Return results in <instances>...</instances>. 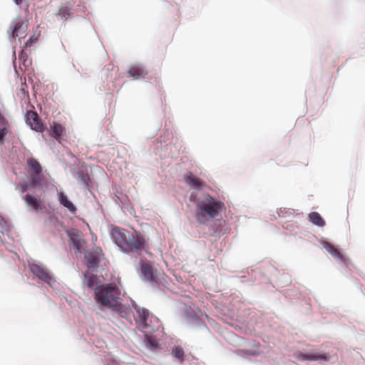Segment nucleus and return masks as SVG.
<instances>
[{
	"label": "nucleus",
	"mask_w": 365,
	"mask_h": 365,
	"mask_svg": "<svg viewBox=\"0 0 365 365\" xmlns=\"http://www.w3.org/2000/svg\"><path fill=\"white\" fill-rule=\"evenodd\" d=\"M37 40L38 37H36L35 36H31L25 43V47H31L34 43L37 41Z\"/></svg>",
	"instance_id": "obj_27"
},
{
	"label": "nucleus",
	"mask_w": 365,
	"mask_h": 365,
	"mask_svg": "<svg viewBox=\"0 0 365 365\" xmlns=\"http://www.w3.org/2000/svg\"><path fill=\"white\" fill-rule=\"evenodd\" d=\"M14 1L17 5H20L23 2L24 0H14Z\"/></svg>",
	"instance_id": "obj_29"
},
{
	"label": "nucleus",
	"mask_w": 365,
	"mask_h": 365,
	"mask_svg": "<svg viewBox=\"0 0 365 365\" xmlns=\"http://www.w3.org/2000/svg\"><path fill=\"white\" fill-rule=\"evenodd\" d=\"M112 237L117 245L124 251L128 239L126 231L118 227L114 228L112 232Z\"/></svg>",
	"instance_id": "obj_10"
},
{
	"label": "nucleus",
	"mask_w": 365,
	"mask_h": 365,
	"mask_svg": "<svg viewBox=\"0 0 365 365\" xmlns=\"http://www.w3.org/2000/svg\"><path fill=\"white\" fill-rule=\"evenodd\" d=\"M185 183L192 189L200 190L207 187L205 182L194 175L192 173H188L184 175Z\"/></svg>",
	"instance_id": "obj_9"
},
{
	"label": "nucleus",
	"mask_w": 365,
	"mask_h": 365,
	"mask_svg": "<svg viewBox=\"0 0 365 365\" xmlns=\"http://www.w3.org/2000/svg\"><path fill=\"white\" fill-rule=\"evenodd\" d=\"M71 242L77 253H81L86 247V241L76 232H68Z\"/></svg>",
	"instance_id": "obj_12"
},
{
	"label": "nucleus",
	"mask_w": 365,
	"mask_h": 365,
	"mask_svg": "<svg viewBox=\"0 0 365 365\" xmlns=\"http://www.w3.org/2000/svg\"><path fill=\"white\" fill-rule=\"evenodd\" d=\"M324 248L334 257L343 260V256L332 244L328 242H324L322 244Z\"/></svg>",
	"instance_id": "obj_20"
},
{
	"label": "nucleus",
	"mask_w": 365,
	"mask_h": 365,
	"mask_svg": "<svg viewBox=\"0 0 365 365\" xmlns=\"http://www.w3.org/2000/svg\"><path fill=\"white\" fill-rule=\"evenodd\" d=\"M10 27L12 29V36L14 38H24L28 28V21L19 16L12 21Z\"/></svg>",
	"instance_id": "obj_6"
},
{
	"label": "nucleus",
	"mask_w": 365,
	"mask_h": 365,
	"mask_svg": "<svg viewBox=\"0 0 365 365\" xmlns=\"http://www.w3.org/2000/svg\"><path fill=\"white\" fill-rule=\"evenodd\" d=\"M24 200L27 205L28 207L31 208L34 210H43L45 208V205L40 200H38L37 197L30 195L26 194L24 197Z\"/></svg>",
	"instance_id": "obj_14"
},
{
	"label": "nucleus",
	"mask_w": 365,
	"mask_h": 365,
	"mask_svg": "<svg viewBox=\"0 0 365 365\" xmlns=\"http://www.w3.org/2000/svg\"><path fill=\"white\" fill-rule=\"evenodd\" d=\"M19 58L20 60H22L24 61V63L25 64L27 61V53L24 51V50H22L21 53L19 55Z\"/></svg>",
	"instance_id": "obj_28"
},
{
	"label": "nucleus",
	"mask_w": 365,
	"mask_h": 365,
	"mask_svg": "<svg viewBox=\"0 0 365 365\" xmlns=\"http://www.w3.org/2000/svg\"><path fill=\"white\" fill-rule=\"evenodd\" d=\"M34 187L31 186V183L29 184L27 182L24 181L22 182L18 187L17 189L20 191V192L24 193L28 190L33 188Z\"/></svg>",
	"instance_id": "obj_25"
},
{
	"label": "nucleus",
	"mask_w": 365,
	"mask_h": 365,
	"mask_svg": "<svg viewBox=\"0 0 365 365\" xmlns=\"http://www.w3.org/2000/svg\"><path fill=\"white\" fill-rule=\"evenodd\" d=\"M57 16L63 20H66L71 16V9L68 6H62L59 9Z\"/></svg>",
	"instance_id": "obj_22"
},
{
	"label": "nucleus",
	"mask_w": 365,
	"mask_h": 365,
	"mask_svg": "<svg viewBox=\"0 0 365 365\" xmlns=\"http://www.w3.org/2000/svg\"><path fill=\"white\" fill-rule=\"evenodd\" d=\"M146 248L147 243L145 237L140 233L135 232V233L128 235L124 252L128 253L134 252L140 255Z\"/></svg>",
	"instance_id": "obj_5"
},
{
	"label": "nucleus",
	"mask_w": 365,
	"mask_h": 365,
	"mask_svg": "<svg viewBox=\"0 0 365 365\" xmlns=\"http://www.w3.org/2000/svg\"><path fill=\"white\" fill-rule=\"evenodd\" d=\"M300 359L302 360H309V361H328L329 356L327 354H317V353H310V354H302Z\"/></svg>",
	"instance_id": "obj_18"
},
{
	"label": "nucleus",
	"mask_w": 365,
	"mask_h": 365,
	"mask_svg": "<svg viewBox=\"0 0 365 365\" xmlns=\"http://www.w3.org/2000/svg\"><path fill=\"white\" fill-rule=\"evenodd\" d=\"M8 133V125L0 126V145L3 143L4 138Z\"/></svg>",
	"instance_id": "obj_26"
},
{
	"label": "nucleus",
	"mask_w": 365,
	"mask_h": 365,
	"mask_svg": "<svg viewBox=\"0 0 365 365\" xmlns=\"http://www.w3.org/2000/svg\"><path fill=\"white\" fill-rule=\"evenodd\" d=\"M103 255L102 250L100 247H96L91 252H85L84 257L87 266L89 268L97 267Z\"/></svg>",
	"instance_id": "obj_8"
},
{
	"label": "nucleus",
	"mask_w": 365,
	"mask_h": 365,
	"mask_svg": "<svg viewBox=\"0 0 365 365\" xmlns=\"http://www.w3.org/2000/svg\"><path fill=\"white\" fill-rule=\"evenodd\" d=\"M58 200L60 203L63 207H66L71 212L74 213L76 212V207L63 192L58 193Z\"/></svg>",
	"instance_id": "obj_19"
},
{
	"label": "nucleus",
	"mask_w": 365,
	"mask_h": 365,
	"mask_svg": "<svg viewBox=\"0 0 365 365\" xmlns=\"http://www.w3.org/2000/svg\"><path fill=\"white\" fill-rule=\"evenodd\" d=\"M135 310L138 326L141 331L146 334H151L160 329L161 327L160 321L148 309L137 307Z\"/></svg>",
	"instance_id": "obj_4"
},
{
	"label": "nucleus",
	"mask_w": 365,
	"mask_h": 365,
	"mask_svg": "<svg viewBox=\"0 0 365 365\" xmlns=\"http://www.w3.org/2000/svg\"><path fill=\"white\" fill-rule=\"evenodd\" d=\"M29 269L32 274L38 279L45 282L47 284H51L52 277L45 267L38 264L33 263L29 265Z\"/></svg>",
	"instance_id": "obj_7"
},
{
	"label": "nucleus",
	"mask_w": 365,
	"mask_h": 365,
	"mask_svg": "<svg viewBox=\"0 0 365 365\" xmlns=\"http://www.w3.org/2000/svg\"><path fill=\"white\" fill-rule=\"evenodd\" d=\"M309 219L311 222L319 227H323L325 225V221L321 217V215L317 212H312L309 215Z\"/></svg>",
	"instance_id": "obj_21"
},
{
	"label": "nucleus",
	"mask_w": 365,
	"mask_h": 365,
	"mask_svg": "<svg viewBox=\"0 0 365 365\" xmlns=\"http://www.w3.org/2000/svg\"><path fill=\"white\" fill-rule=\"evenodd\" d=\"M190 200L196 205L195 217L200 224H206L220 217L226 209L222 201L209 195H205L201 200H196V196L192 193Z\"/></svg>",
	"instance_id": "obj_2"
},
{
	"label": "nucleus",
	"mask_w": 365,
	"mask_h": 365,
	"mask_svg": "<svg viewBox=\"0 0 365 365\" xmlns=\"http://www.w3.org/2000/svg\"><path fill=\"white\" fill-rule=\"evenodd\" d=\"M120 286V281L97 286L94 289V299L103 307L118 311L124 317L125 310L121 304Z\"/></svg>",
	"instance_id": "obj_1"
},
{
	"label": "nucleus",
	"mask_w": 365,
	"mask_h": 365,
	"mask_svg": "<svg viewBox=\"0 0 365 365\" xmlns=\"http://www.w3.org/2000/svg\"><path fill=\"white\" fill-rule=\"evenodd\" d=\"M26 120L31 129L38 132L43 130V125L36 112L28 111L26 113Z\"/></svg>",
	"instance_id": "obj_11"
},
{
	"label": "nucleus",
	"mask_w": 365,
	"mask_h": 365,
	"mask_svg": "<svg viewBox=\"0 0 365 365\" xmlns=\"http://www.w3.org/2000/svg\"><path fill=\"white\" fill-rule=\"evenodd\" d=\"M140 272L144 279L148 282L154 281L153 267L152 264L149 261H140Z\"/></svg>",
	"instance_id": "obj_13"
},
{
	"label": "nucleus",
	"mask_w": 365,
	"mask_h": 365,
	"mask_svg": "<svg viewBox=\"0 0 365 365\" xmlns=\"http://www.w3.org/2000/svg\"><path fill=\"white\" fill-rule=\"evenodd\" d=\"M173 356L178 359L180 361H183L184 359V351L180 346H175L173 349Z\"/></svg>",
	"instance_id": "obj_24"
},
{
	"label": "nucleus",
	"mask_w": 365,
	"mask_h": 365,
	"mask_svg": "<svg viewBox=\"0 0 365 365\" xmlns=\"http://www.w3.org/2000/svg\"><path fill=\"white\" fill-rule=\"evenodd\" d=\"M65 133V128L61 124L53 122L51 125V135L57 140H59Z\"/></svg>",
	"instance_id": "obj_17"
},
{
	"label": "nucleus",
	"mask_w": 365,
	"mask_h": 365,
	"mask_svg": "<svg viewBox=\"0 0 365 365\" xmlns=\"http://www.w3.org/2000/svg\"><path fill=\"white\" fill-rule=\"evenodd\" d=\"M83 282L91 289H93L94 287L96 288L97 286L101 285L99 277L89 272H86L85 273Z\"/></svg>",
	"instance_id": "obj_15"
},
{
	"label": "nucleus",
	"mask_w": 365,
	"mask_h": 365,
	"mask_svg": "<svg viewBox=\"0 0 365 365\" xmlns=\"http://www.w3.org/2000/svg\"><path fill=\"white\" fill-rule=\"evenodd\" d=\"M128 74L134 79L137 80L140 78H145L148 74L147 71L141 66H133L128 70Z\"/></svg>",
	"instance_id": "obj_16"
},
{
	"label": "nucleus",
	"mask_w": 365,
	"mask_h": 365,
	"mask_svg": "<svg viewBox=\"0 0 365 365\" xmlns=\"http://www.w3.org/2000/svg\"><path fill=\"white\" fill-rule=\"evenodd\" d=\"M78 179L85 187H88L90 177L88 174H85L82 172L78 173Z\"/></svg>",
	"instance_id": "obj_23"
},
{
	"label": "nucleus",
	"mask_w": 365,
	"mask_h": 365,
	"mask_svg": "<svg viewBox=\"0 0 365 365\" xmlns=\"http://www.w3.org/2000/svg\"><path fill=\"white\" fill-rule=\"evenodd\" d=\"M25 170L26 178L29 180L32 187L42 188L47 185L48 180L43 175V168L36 159L28 158Z\"/></svg>",
	"instance_id": "obj_3"
}]
</instances>
